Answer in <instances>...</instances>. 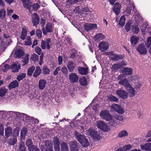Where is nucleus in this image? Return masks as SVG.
<instances>
[{
  "label": "nucleus",
  "instance_id": "53",
  "mask_svg": "<svg viewBox=\"0 0 151 151\" xmlns=\"http://www.w3.org/2000/svg\"><path fill=\"white\" fill-rule=\"evenodd\" d=\"M88 132L89 134L92 137L94 134L96 133V131L95 130V129L92 128H90L88 130Z\"/></svg>",
  "mask_w": 151,
  "mask_h": 151
},
{
  "label": "nucleus",
  "instance_id": "54",
  "mask_svg": "<svg viewBox=\"0 0 151 151\" xmlns=\"http://www.w3.org/2000/svg\"><path fill=\"white\" fill-rule=\"evenodd\" d=\"M109 123L110 125L115 127L117 125V120L112 117V119L111 120Z\"/></svg>",
  "mask_w": 151,
  "mask_h": 151
},
{
  "label": "nucleus",
  "instance_id": "50",
  "mask_svg": "<svg viewBox=\"0 0 151 151\" xmlns=\"http://www.w3.org/2000/svg\"><path fill=\"white\" fill-rule=\"evenodd\" d=\"M35 67L34 66H32L28 70L27 74L28 76H31L35 70Z\"/></svg>",
  "mask_w": 151,
  "mask_h": 151
},
{
  "label": "nucleus",
  "instance_id": "41",
  "mask_svg": "<svg viewBox=\"0 0 151 151\" xmlns=\"http://www.w3.org/2000/svg\"><path fill=\"white\" fill-rule=\"evenodd\" d=\"M132 30L134 33H137L139 31V28L137 24H135L134 25H133L132 28Z\"/></svg>",
  "mask_w": 151,
  "mask_h": 151
},
{
  "label": "nucleus",
  "instance_id": "23",
  "mask_svg": "<svg viewBox=\"0 0 151 151\" xmlns=\"http://www.w3.org/2000/svg\"><path fill=\"white\" fill-rule=\"evenodd\" d=\"M128 91L129 94V96L130 97H134L135 95V90L131 86H129L128 88L126 89Z\"/></svg>",
  "mask_w": 151,
  "mask_h": 151
},
{
  "label": "nucleus",
  "instance_id": "43",
  "mask_svg": "<svg viewBox=\"0 0 151 151\" xmlns=\"http://www.w3.org/2000/svg\"><path fill=\"white\" fill-rule=\"evenodd\" d=\"M27 35V32L26 29L24 28L22 29L21 35L20 36V38L22 40H24L25 39V37Z\"/></svg>",
  "mask_w": 151,
  "mask_h": 151
},
{
  "label": "nucleus",
  "instance_id": "19",
  "mask_svg": "<svg viewBox=\"0 0 151 151\" xmlns=\"http://www.w3.org/2000/svg\"><path fill=\"white\" fill-rule=\"evenodd\" d=\"M124 55L122 54H116L112 55V56L111 57L112 60L115 61L121 60L124 58Z\"/></svg>",
  "mask_w": 151,
  "mask_h": 151
},
{
  "label": "nucleus",
  "instance_id": "1",
  "mask_svg": "<svg viewBox=\"0 0 151 151\" xmlns=\"http://www.w3.org/2000/svg\"><path fill=\"white\" fill-rule=\"evenodd\" d=\"M74 134L79 142L83 146L87 147L88 146L89 143L88 139L84 137V135L81 134L76 131L75 132Z\"/></svg>",
  "mask_w": 151,
  "mask_h": 151
},
{
  "label": "nucleus",
  "instance_id": "56",
  "mask_svg": "<svg viewBox=\"0 0 151 151\" xmlns=\"http://www.w3.org/2000/svg\"><path fill=\"white\" fill-rule=\"evenodd\" d=\"M6 11L4 9L0 10V18L3 19L5 17Z\"/></svg>",
  "mask_w": 151,
  "mask_h": 151
},
{
  "label": "nucleus",
  "instance_id": "11",
  "mask_svg": "<svg viewBox=\"0 0 151 151\" xmlns=\"http://www.w3.org/2000/svg\"><path fill=\"white\" fill-rule=\"evenodd\" d=\"M137 50L140 54H145L147 53V51L144 45L141 44L138 46Z\"/></svg>",
  "mask_w": 151,
  "mask_h": 151
},
{
  "label": "nucleus",
  "instance_id": "62",
  "mask_svg": "<svg viewBox=\"0 0 151 151\" xmlns=\"http://www.w3.org/2000/svg\"><path fill=\"white\" fill-rule=\"evenodd\" d=\"M42 51L41 49L39 47H36L35 49V52L37 53L39 55L41 54V52Z\"/></svg>",
  "mask_w": 151,
  "mask_h": 151
},
{
  "label": "nucleus",
  "instance_id": "37",
  "mask_svg": "<svg viewBox=\"0 0 151 151\" xmlns=\"http://www.w3.org/2000/svg\"><path fill=\"white\" fill-rule=\"evenodd\" d=\"M50 71L49 68L46 66H44L42 68V73L44 75L49 74Z\"/></svg>",
  "mask_w": 151,
  "mask_h": 151
},
{
  "label": "nucleus",
  "instance_id": "17",
  "mask_svg": "<svg viewBox=\"0 0 151 151\" xmlns=\"http://www.w3.org/2000/svg\"><path fill=\"white\" fill-rule=\"evenodd\" d=\"M12 129L10 127H7L5 129V134L6 138L7 139L12 135Z\"/></svg>",
  "mask_w": 151,
  "mask_h": 151
},
{
  "label": "nucleus",
  "instance_id": "40",
  "mask_svg": "<svg viewBox=\"0 0 151 151\" xmlns=\"http://www.w3.org/2000/svg\"><path fill=\"white\" fill-rule=\"evenodd\" d=\"M126 20L124 16H122L119 20V24L122 27H123L125 24V22Z\"/></svg>",
  "mask_w": 151,
  "mask_h": 151
},
{
  "label": "nucleus",
  "instance_id": "20",
  "mask_svg": "<svg viewBox=\"0 0 151 151\" xmlns=\"http://www.w3.org/2000/svg\"><path fill=\"white\" fill-rule=\"evenodd\" d=\"M47 83V81L45 79H40L39 81L38 87L40 89L42 90L44 89L45 86Z\"/></svg>",
  "mask_w": 151,
  "mask_h": 151
},
{
  "label": "nucleus",
  "instance_id": "4",
  "mask_svg": "<svg viewBox=\"0 0 151 151\" xmlns=\"http://www.w3.org/2000/svg\"><path fill=\"white\" fill-rule=\"evenodd\" d=\"M32 22L34 26L37 27L40 21V17L38 14L36 13H34L32 14Z\"/></svg>",
  "mask_w": 151,
  "mask_h": 151
},
{
  "label": "nucleus",
  "instance_id": "38",
  "mask_svg": "<svg viewBox=\"0 0 151 151\" xmlns=\"http://www.w3.org/2000/svg\"><path fill=\"white\" fill-rule=\"evenodd\" d=\"M19 151H27L24 143L23 142H21L19 144Z\"/></svg>",
  "mask_w": 151,
  "mask_h": 151
},
{
  "label": "nucleus",
  "instance_id": "5",
  "mask_svg": "<svg viewBox=\"0 0 151 151\" xmlns=\"http://www.w3.org/2000/svg\"><path fill=\"white\" fill-rule=\"evenodd\" d=\"M116 94L118 96L123 99H127L128 96L127 92L121 89L116 90Z\"/></svg>",
  "mask_w": 151,
  "mask_h": 151
},
{
  "label": "nucleus",
  "instance_id": "60",
  "mask_svg": "<svg viewBox=\"0 0 151 151\" xmlns=\"http://www.w3.org/2000/svg\"><path fill=\"white\" fill-rule=\"evenodd\" d=\"M32 6L35 11H37L39 8L40 6L38 3H35L33 5H32Z\"/></svg>",
  "mask_w": 151,
  "mask_h": 151
},
{
  "label": "nucleus",
  "instance_id": "45",
  "mask_svg": "<svg viewBox=\"0 0 151 151\" xmlns=\"http://www.w3.org/2000/svg\"><path fill=\"white\" fill-rule=\"evenodd\" d=\"M92 137L93 139L96 141L99 140L101 138V137L99 134L96 132Z\"/></svg>",
  "mask_w": 151,
  "mask_h": 151
},
{
  "label": "nucleus",
  "instance_id": "36",
  "mask_svg": "<svg viewBox=\"0 0 151 151\" xmlns=\"http://www.w3.org/2000/svg\"><path fill=\"white\" fill-rule=\"evenodd\" d=\"M121 68V66L120 63L114 64L112 66V70L114 71H116V70Z\"/></svg>",
  "mask_w": 151,
  "mask_h": 151
},
{
  "label": "nucleus",
  "instance_id": "18",
  "mask_svg": "<svg viewBox=\"0 0 151 151\" xmlns=\"http://www.w3.org/2000/svg\"><path fill=\"white\" fill-rule=\"evenodd\" d=\"M140 148L142 150H144L145 151H151V144L148 143L144 145H140Z\"/></svg>",
  "mask_w": 151,
  "mask_h": 151
},
{
  "label": "nucleus",
  "instance_id": "63",
  "mask_svg": "<svg viewBox=\"0 0 151 151\" xmlns=\"http://www.w3.org/2000/svg\"><path fill=\"white\" fill-rule=\"evenodd\" d=\"M151 45V37H148L147 40L146 45L147 47H150Z\"/></svg>",
  "mask_w": 151,
  "mask_h": 151
},
{
  "label": "nucleus",
  "instance_id": "15",
  "mask_svg": "<svg viewBox=\"0 0 151 151\" xmlns=\"http://www.w3.org/2000/svg\"><path fill=\"white\" fill-rule=\"evenodd\" d=\"M22 4L24 8L29 10H30L32 7V3L30 0H22Z\"/></svg>",
  "mask_w": 151,
  "mask_h": 151
},
{
  "label": "nucleus",
  "instance_id": "49",
  "mask_svg": "<svg viewBox=\"0 0 151 151\" xmlns=\"http://www.w3.org/2000/svg\"><path fill=\"white\" fill-rule=\"evenodd\" d=\"M17 142V138L16 137H14L9 139V143L11 145H14Z\"/></svg>",
  "mask_w": 151,
  "mask_h": 151
},
{
  "label": "nucleus",
  "instance_id": "22",
  "mask_svg": "<svg viewBox=\"0 0 151 151\" xmlns=\"http://www.w3.org/2000/svg\"><path fill=\"white\" fill-rule=\"evenodd\" d=\"M122 73L126 75H131L132 74V69L130 68H124L122 70Z\"/></svg>",
  "mask_w": 151,
  "mask_h": 151
},
{
  "label": "nucleus",
  "instance_id": "31",
  "mask_svg": "<svg viewBox=\"0 0 151 151\" xmlns=\"http://www.w3.org/2000/svg\"><path fill=\"white\" fill-rule=\"evenodd\" d=\"M61 151H68L67 144L64 142H63L61 143Z\"/></svg>",
  "mask_w": 151,
  "mask_h": 151
},
{
  "label": "nucleus",
  "instance_id": "27",
  "mask_svg": "<svg viewBox=\"0 0 151 151\" xmlns=\"http://www.w3.org/2000/svg\"><path fill=\"white\" fill-rule=\"evenodd\" d=\"M11 67L12 68V71L13 72H18L20 68L19 64H14L12 65Z\"/></svg>",
  "mask_w": 151,
  "mask_h": 151
},
{
  "label": "nucleus",
  "instance_id": "6",
  "mask_svg": "<svg viewBox=\"0 0 151 151\" xmlns=\"http://www.w3.org/2000/svg\"><path fill=\"white\" fill-rule=\"evenodd\" d=\"M42 31L43 34L45 35L47 33L52 32H53V27L51 24L50 23L47 24L45 28L43 27Z\"/></svg>",
  "mask_w": 151,
  "mask_h": 151
},
{
  "label": "nucleus",
  "instance_id": "8",
  "mask_svg": "<svg viewBox=\"0 0 151 151\" xmlns=\"http://www.w3.org/2000/svg\"><path fill=\"white\" fill-rule=\"evenodd\" d=\"M69 144L70 149V151H78L79 147L77 142L76 141H71Z\"/></svg>",
  "mask_w": 151,
  "mask_h": 151
},
{
  "label": "nucleus",
  "instance_id": "47",
  "mask_svg": "<svg viewBox=\"0 0 151 151\" xmlns=\"http://www.w3.org/2000/svg\"><path fill=\"white\" fill-rule=\"evenodd\" d=\"M132 24V22L130 20L128 22L126 23L125 26V28L127 32H128L130 31Z\"/></svg>",
  "mask_w": 151,
  "mask_h": 151
},
{
  "label": "nucleus",
  "instance_id": "51",
  "mask_svg": "<svg viewBox=\"0 0 151 151\" xmlns=\"http://www.w3.org/2000/svg\"><path fill=\"white\" fill-rule=\"evenodd\" d=\"M109 99V100L111 102H117L119 101V99L117 97L113 95L110 96Z\"/></svg>",
  "mask_w": 151,
  "mask_h": 151
},
{
  "label": "nucleus",
  "instance_id": "28",
  "mask_svg": "<svg viewBox=\"0 0 151 151\" xmlns=\"http://www.w3.org/2000/svg\"><path fill=\"white\" fill-rule=\"evenodd\" d=\"M79 82L81 85L86 86L87 84V82L86 78L85 77H82L79 80Z\"/></svg>",
  "mask_w": 151,
  "mask_h": 151
},
{
  "label": "nucleus",
  "instance_id": "25",
  "mask_svg": "<svg viewBox=\"0 0 151 151\" xmlns=\"http://www.w3.org/2000/svg\"><path fill=\"white\" fill-rule=\"evenodd\" d=\"M26 146L28 147V149L29 151L34 148V147H35V146L33 145V143L32 140L30 139H29L27 140L26 142Z\"/></svg>",
  "mask_w": 151,
  "mask_h": 151
},
{
  "label": "nucleus",
  "instance_id": "33",
  "mask_svg": "<svg viewBox=\"0 0 151 151\" xmlns=\"http://www.w3.org/2000/svg\"><path fill=\"white\" fill-rule=\"evenodd\" d=\"M138 38L136 36H132L130 39V41L132 45H135L137 44Z\"/></svg>",
  "mask_w": 151,
  "mask_h": 151
},
{
  "label": "nucleus",
  "instance_id": "14",
  "mask_svg": "<svg viewBox=\"0 0 151 151\" xmlns=\"http://www.w3.org/2000/svg\"><path fill=\"white\" fill-rule=\"evenodd\" d=\"M119 84L124 86L126 88V89L131 86L129 83L128 79L126 78L121 79L119 81Z\"/></svg>",
  "mask_w": 151,
  "mask_h": 151
},
{
  "label": "nucleus",
  "instance_id": "42",
  "mask_svg": "<svg viewBox=\"0 0 151 151\" xmlns=\"http://www.w3.org/2000/svg\"><path fill=\"white\" fill-rule=\"evenodd\" d=\"M24 45L26 46H30L32 45V42L31 41V37L29 36H28L26 40L24 41Z\"/></svg>",
  "mask_w": 151,
  "mask_h": 151
},
{
  "label": "nucleus",
  "instance_id": "59",
  "mask_svg": "<svg viewBox=\"0 0 151 151\" xmlns=\"http://www.w3.org/2000/svg\"><path fill=\"white\" fill-rule=\"evenodd\" d=\"M81 1H82V0H68L67 1L71 4H74Z\"/></svg>",
  "mask_w": 151,
  "mask_h": 151
},
{
  "label": "nucleus",
  "instance_id": "21",
  "mask_svg": "<svg viewBox=\"0 0 151 151\" xmlns=\"http://www.w3.org/2000/svg\"><path fill=\"white\" fill-rule=\"evenodd\" d=\"M19 86L18 81L17 80L13 81L9 85L8 87L9 90L15 88Z\"/></svg>",
  "mask_w": 151,
  "mask_h": 151
},
{
  "label": "nucleus",
  "instance_id": "32",
  "mask_svg": "<svg viewBox=\"0 0 151 151\" xmlns=\"http://www.w3.org/2000/svg\"><path fill=\"white\" fill-rule=\"evenodd\" d=\"M8 90L5 87L0 88V97H3L5 95Z\"/></svg>",
  "mask_w": 151,
  "mask_h": 151
},
{
  "label": "nucleus",
  "instance_id": "12",
  "mask_svg": "<svg viewBox=\"0 0 151 151\" xmlns=\"http://www.w3.org/2000/svg\"><path fill=\"white\" fill-rule=\"evenodd\" d=\"M69 78L70 82L74 83L78 82V76L76 73H71L69 75Z\"/></svg>",
  "mask_w": 151,
  "mask_h": 151
},
{
  "label": "nucleus",
  "instance_id": "24",
  "mask_svg": "<svg viewBox=\"0 0 151 151\" xmlns=\"http://www.w3.org/2000/svg\"><path fill=\"white\" fill-rule=\"evenodd\" d=\"M78 70L79 73L81 75H86L88 73V69L86 68L79 66Z\"/></svg>",
  "mask_w": 151,
  "mask_h": 151
},
{
  "label": "nucleus",
  "instance_id": "57",
  "mask_svg": "<svg viewBox=\"0 0 151 151\" xmlns=\"http://www.w3.org/2000/svg\"><path fill=\"white\" fill-rule=\"evenodd\" d=\"M51 40L50 39L48 38L46 39L45 42L47 49H50V44L51 43Z\"/></svg>",
  "mask_w": 151,
  "mask_h": 151
},
{
  "label": "nucleus",
  "instance_id": "34",
  "mask_svg": "<svg viewBox=\"0 0 151 151\" xmlns=\"http://www.w3.org/2000/svg\"><path fill=\"white\" fill-rule=\"evenodd\" d=\"M19 114L20 115H23V116L24 117V119H25L26 121V122H28L29 121L32 120V117H30L29 116L27 115L24 114H20L19 112H17V114Z\"/></svg>",
  "mask_w": 151,
  "mask_h": 151
},
{
  "label": "nucleus",
  "instance_id": "7",
  "mask_svg": "<svg viewBox=\"0 0 151 151\" xmlns=\"http://www.w3.org/2000/svg\"><path fill=\"white\" fill-rule=\"evenodd\" d=\"M99 50L101 52H104L107 50L109 48L108 43L106 42H101L99 45Z\"/></svg>",
  "mask_w": 151,
  "mask_h": 151
},
{
  "label": "nucleus",
  "instance_id": "13",
  "mask_svg": "<svg viewBox=\"0 0 151 151\" xmlns=\"http://www.w3.org/2000/svg\"><path fill=\"white\" fill-rule=\"evenodd\" d=\"M76 64L72 61L68 62L67 67L69 72H73L74 71Z\"/></svg>",
  "mask_w": 151,
  "mask_h": 151
},
{
  "label": "nucleus",
  "instance_id": "46",
  "mask_svg": "<svg viewBox=\"0 0 151 151\" xmlns=\"http://www.w3.org/2000/svg\"><path fill=\"white\" fill-rule=\"evenodd\" d=\"M39 60V57L37 54L34 53L32 55V56L30 58V60H32L35 62H37Z\"/></svg>",
  "mask_w": 151,
  "mask_h": 151
},
{
  "label": "nucleus",
  "instance_id": "2",
  "mask_svg": "<svg viewBox=\"0 0 151 151\" xmlns=\"http://www.w3.org/2000/svg\"><path fill=\"white\" fill-rule=\"evenodd\" d=\"M100 116L106 121H110L112 119V116L107 111H102L100 114Z\"/></svg>",
  "mask_w": 151,
  "mask_h": 151
},
{
  "label": "nucleus",
  "instance_id": "3",
  "mask_svg": "<svg viewBox=\"0 0 151 151\" xmlns=\"http://www.w3.org/2000/svg\"><path fill=\"white\" fill-rule=\"evenodd\" d=\"M97 124L98 128L104 131L107 132L109 130V127L104 122L99 121L97 122Z\"/></svg>",
  "mask_w": 151,
  "mask_h": 151
},
{
  "label": "nucleus",
  "instance_id": "10",
  "mask_svg": "<svg viewBox=\"0 0 151 151\" xmlns=\"http://www.w3.org/2000/svg\"><path fill=\"white\" fill-rule=\"evenodd\" d=\"M121 8V5L118 2L116 3L113 6V10L117 15H118L120 12V9Z\"/></svg>",
  "mask_w": 151,
  "mask_h": 151
},
{
  "label": "nucleus",
  "instance_id": "26",
  "mask_svg": "<svg viewBox=\"0 0 151 151\" xmlns=\"http://www.w3.org/2000/svg\"><path fill=\"white\" fill-rule=\"evenodd\" d=\"M128 136V133L126 130H122L119 132L118 136L120 138L125 137Z\"/></svg>",
  "mask_w": 151,
  "mask_h": 151
},
{
  "label": "nucleus",
  "instance_id": "44",
  "mask_svg": "<svg viewBox=\"0 0 151 151\" xmlns=\"http://www.w3.org/2000/svg\"><path fill=\"white\" fill-rule=\"evenodd\" d=\"M23 58L22 61L23 63V65L24 66L27 64L29 61V55L28 54H26L24 58Z\"/></svg>",
  "mask_w": 151,
  "mask_h": 151
},
{
  "label": "nucleus",
  "instance_id": "30",
  "mask_svg": "<svg viewBox=\"0 0 151 151\" xmlns=\"http://www.w3.org/2000/svg\"><path fill=\"white\" fill-rule=\"evenodd\" d=\"M41 72V70L39 66H37L36 67V69L35 70L33 76L34 77L36 78L40 74Z\"/></svg>",
  "mask_w": 151,
  "mask_h": 151
},
{
  "label": "nucleus",
  "instance_id": "52",
  "mask_svg": "<svg viewBox=\"0 0 151 151\" xmlns=\"http://www.w3.org/2000/svg\"><path fill=\"white\" fill-rule=\"evenodd\" d=\"M61 70L62 72L65 76H66L68 74V70L66 66H64L61 68Z\"/></svg>",
  "mask_w": 151,
  "mask_h": 151
},
{
  "label": "nucleus",
  "instance_id": "64",
  "mask_svg": "<svg viewBox=\"0 0 151 151\" xmlns=\"http://www.w3.org/2000/svg\"><path fill=\"white\" fill-rule=\"evenodd\" d=\"M9 68V65L7 64H4L3 67V71L4 72H6L7 70Z\"/></svg>",
  "mask_w": 151,
  "mask_h": 151
},
{
  "label": "nucleus",
  "instance_id": "61",
  "mask_svg": "<svg viewBox=\"0 0 151 151\" xmlns=\"http://www.w3.org/2000/svg\"><path fill=\"white\" fill-rule=\"evenodd\" d=\"M131 145H128L123 147L122 149H123L124 151H126L127 150H129L131 149Z\"/></svg>",
  "mask_w": 151,
  "mask_h": 151
},
{
  "label": "nucleus",
  "instance_id": "35",
  "mask_svg": "<svg viewBox=\"0 0 151 151\" xmlns=\"http://www.w3.org/2000/svg\"><path fill=\"white\" fill-rule=\"evenodd\" d=\"M26 76V74L25 73H20L19 75H17V79L18 81L20 82L21 80L24 78Z\"/></svg>",
  "mask_w": 151,
  "mask_h": 151
},
{
  "label": "nucleus",
  "instance_id": "55",
  "mask_svg": "<svg viewBox=\"0 0 151 151\" xmlns=\"http://www.w3.org/2000/svg\"><path fill=\"white\" fill-rule=\"evenodd\" d=\"M114 118L116 120H118L120 121L123 120L124 119L123 116L120 114L114 115Z\"/></svg>",
  "mask_w": 151,
  "mask_h": 151
},
{
  "label": "nucleus",
  "instance_id": "9",
  "mask_svg": "<svg viewBox=\"0 0 151 151\" xmlns=\"http://www.w3.org/2000/svg\"><path fill=\"white\" fill-rule=\"evenodd\" d=\"M111 108L114 110L116 111L119 113L122 114L124 113L122 108L119 105L116 104H114L111 106Z\"/></svg>",
  "mask_w": 151,
  "mask_h": 151
},
{
  "label": "nucleus",
  "instance_id": "29",
  "mask_svg": "<svg viewBox=\"0 0 151 151\" xmlns=\"http://www.w3.org/2000/svg\"><path fill=\"white\" fill-rule=\"evenodd\" d=\"M23 54V52L22 50L20 49H19L15 52L14 56L15 58H19L22 56Z\"/></svg>",
  "mask_w": 151,
  "mask_h": 151
},
{
  "label": "nucleus",
  "instance_id": "16",
  "mask_svg": "<svg viewBox=\"0 0 151 151\" xmlns=\"http://www.w3.org/2000/svg\"><path fill=\"white\" fill-rule=\"evenodd\" d=\"M97 28V25L96 24L88 23L85 24V28L87 31L95 29Z\"/></svg>",
  "mask_w": 151,
  "mask_h": 151
},
{
  "label": "nucleus",
  "instance_id": "58",
  "mask_svg": "<svg viewBox=\"0 0 151 151\" xmlns=\"http://www.w3.org/2000/svg\"><path fill=\"white\" fill-rule=\"evenodd\" d=\"M36 36L39 38H40L42 37L41 31L39 29H37L36 32Z\"/></svg>",
  "mask_w": 151,
  "mask_h": 151
},
{
  "label": "nucleus",
  "instance_id": "48",
  "mask_svg": "<svg viewBox=\"0 0 151 151\" xmlns=\"http://www.w3.org/2000/svg\"><path fill=\"white\" fill-rule=\"evenodd\" d=\"M71 50L72 53L70 54V57L72 59H74L77 54V51L74 48L72 49Z\"/></svg>",
  "mask_w": 151,
  "mask_h": 151
},
{
  "label": "nucleus",
  "instance_id": "39",
  "mask_svg": "<svg viewBox=\"0 0 151 151\" xmlns=\"http://www.w3.org/2000/svg\"><path fill=\"white\" fill-rule=\"evenodd\" d=\"M27 132L28 130L25 127H23L21 131V136L22 137H24Z\"/></svg>",
  "mask_w": 151,
  "mask_h": 151
}]
</instances>
